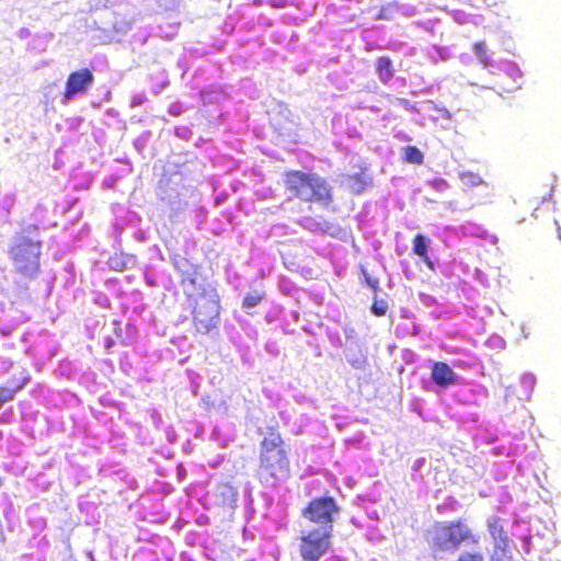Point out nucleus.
Segmentation results:
<instances>
[{
  "label": "nucleus",
  "mask_w": 561,
  "mask_h": 561,
  "mask_svg": "<svg viewBox=\"0 0 561 561\" xmlns=\"http://www.w3.org/2000/svg\"><path fill=\"white\" fill-rule=\"evenodd\" d=\"M477 534L465 518L435 522L428 530V545L434 558L455 552L461 546L477 547L480 543Z\"/></svg>",
  "instance_id": "nucleus-1"
},
{
  "label": "nucleus",
  "mask_w": 561,
  "mask_h": 561,
  "mask_svg": "<svg viewBox=\"0 0 561 561\" xmlns=\"http://www.w3.org/2000/svg\"><path fill=\"white\" fill-rule=\"evenodd\" d=\"M286 444L277 426H270L260 443L257 474L265 483H276L289 476Z\"/></svg>",
  "instance_id": "nucleus-2"
},
{
  "label": "nucleus",
  "mask_w": 561,
  "mask_h": 561,
  "mask_svg": "<svg viewBox=\"0 0 561 561\" xmlns=\"http://www.w3.org/2000/svg\"><path fill=\"white\" fill-rule=\"evenodd\" d=\"M284 187L301 202L329 205L333 201L332 187L324 178L314 172L286 171Z\"/></svg>",
  "instance_id": "nucleus-3"
},
{
  "label": "nucleus",
  "mask_w": 561,
  "mask_h": 561,
  "mask_svg": "<svg viewBox=\"0 0 561 561\" xmlns=\"http://www.w3.org/2000/svg\"><path fill=\"white\" fill-rule=\"evenodd\" d=\"M42 242L26 236H20L10 249V255L18 273L33 278L39 272Z\"/></svg>",
  "instance_id": "nucleus-4"
},
{
  "label": "nucleus",
  "mask_w": 561,
  "mask_h": 561,
  "mask_svg": "<svg viewBox=\"0 0 561 561\" xmlns=\"http://www.w3.org/2000/svg\"><path fill=\"white\" fill-rule=\"evenodd\" d=\"M340 512L336 501L332 496L312 499L301 510V516L309 523L316 524V528L333 531L334 516Z\"/></svg>",
  "instance_id": "nucleus-5"
},
{
  "label": "nucleus",
  "mask_w": 561,
  "mask_h": 561,
  "mask_svg": "<svg viewBox=\"0 0 561 561\" xmlns=\"http://www.w3.org/2000/svg\"><path fill=\"white\" fill-rule=\"evenodd\" d=\"M333 531L311 528L299 536V553L304 561H318L331 547Z\"/></svg>",
  "instance_id": "nucleus-6"
},
{
  "label": "nucleus",
  "mask_w": 561,
  "mask_h": 561,
  "mask_svg": "<svg viewBox=\"0 0 561 561\" xmlns=\"http://www.w3.org/2000/svg\"><path fill=\"white\" fill-rule=\"evenodd\" d=\"M194 302L192 311L193 327L197 333L207 334L217 325L220 309L219 299L215 293L213 295H202Z\"/></svg>",
  "instance_id": "nucleus-7"
},
{
  "label": "nucleus",
  "mask_w": 561,
  "mask_h": 561,
  "mask_svg": "<svg viewBox=\"0 0 561 561\" xmlns=\"http://www.w3.org/2000/svg\"><path fill=\"white\" fill-rule=\"evenodd\" d=\"M93 82L94 76L89 68H80L70 72L62 93L65 100L69 101L78 94H84Z\"/></svg>",
  "instance_id": "nucleus-8"
},
{
  "label": "nucleus",
  "mask_w": 561,
  "mask_h": 561,
  "mask_svg": "<svg viewBox=\"0 0 561 561\" xmlns=\"http://www.w3.org/2000/svg\"><path fill=\"white\" fill-rule=\"evenodd\" d=\"M346 188L353 194H360L371 185V178L366 167L359 165L358 171L342 175Z\"/></svg>",
  "instance_id": "nucleus-9"
},
{
  "label": "nucleus",
  "mask_w": 561,
  "mask_h": 561,
  "mask_svg": "<svg viewBox=\"0 0 561 561\" xmlns=\"http://www.w3.org/2000/svg\"><path fill=\"white\" fill-rule=\"evenodd\" d=\"M433 382L440 388H448L457 382V376L445 362H434L431 369Z\"/></svg>",
  "instance_id": "nucleus-10"
},
{
  "label": "nucleus",
  "mask_w": 561,
  "mask_h": 561,
  "mask_svg": "<svg viewBox=\"0 0 561 561\" xmlns=\"http://www.w3.org/2000/svg\"><path fill=\"white\" fill-rule=\"evenodd\" d=\"M181 286L188 299L197 300L202 295H213L214 290H207L201 283L196 273H187L181 277Z\"/></svg>",
  "instance_id": "nucleus-11"
},
{
  "label": "nucleus",
  "mask_w": 561,
  "mask_h": 561,
  "mask_svg": "<svg viewBox=\"0 0 561 561\" xmlns=\"http://www.w3.org/2000/svg\"><path fill=\"white\" fill-rule=\"evenodd\" d=\"M430 243L431 240L426 236L417 233L412 240V252L414 255L419 256L430 270L433 271L435 266L428 255Z\"/></svg>",
  "instance_id": "nucleus-12"
},
{
  "label": "nucleus",
  "mask_w": 561,
  "mask_h": 561,
  "mask_svg": "<svg viewBox=\"0 0 561 561\" xmlns=\"http://www.w3.org/2000/svg\"><path fill=\"white\" fill-rule=\"evenodd\" d=\"M375 70L377 72L379 80L382 83H388L394 75V69H393L391 58L388 56L378 57L375 60Z\"/></svg>",
  "instance_id": "nucleus-13"
},
{
  "label": "nucleus",
  "mask_w": 561,
  "mask_h": 561,
  "mask_svg": "<svg viewBox=\"0 0 561 561\" xmlns=\"http://www.w3.org/2000/svg\"><path fill=\"white\" fill-rule=\"evenodd\" d=\"M488 530L494 539L499 540L497 545L508 546L510 539L500 518H492L491 520H489Z\"/></svg>",
  "instance_id": "nucleus-14"
},
{
  "label": "nucleus",
  "mask_w": 561,
  "mask_h": 561,
  "mask_svg": "<svg viewBox=\"0 0 561 561\" xmlns=\"http://www.w3.org/2000/svg\"><path fill=\"white\" fill-rule=\"evenodd\" d=\"M403 160L409 163L422 164L424 154L417 147L407 146L403 148Z\"/></svg>",
  "instance_id": "nucleus-15"
},
{
  "label": "nucleus",
  "mask_w": 561,
  "mask_h": 561,
  "mask_svg": "<svg viewBox=\"0 0 561 561\" xmlns=\"http://www.w3.org/2000/svg\"><path fill=\"white\" fill-rule=\"evenodd\" d=\"M489 561H514L513 556L508 552L507 546L495 545Z\"/></svg>",
  "instance_id": "nucleus-16"
},
{
  "label": "nucleus",
  "mask_w": 561,
  "mask_h": 561,
  "mask_svg": "<svg viewBox=\"0 0 561 561\" xmlns=\"http://www.w3.org/2000/svg\"><path fill=\"white\" fill-rule=\"evenodd\" d=\"M265 294L263 291H254L247 294L242 300V307L245 309L256 307L264 299Z\"/></svg>",
  "instance_id": "nucleus-17"
},
{
  "label": "nucleus",
  "mask_w": 561,
  "mask_h": 561,
  "mask_svg": "<svg viewBox=\"0 0 561 561\" xmlns=\"http://www.w3.org/2000/svg\"><path fill=\"white\" fill-rule=\"evenodd\" d=\"M473 51L476 56L479 58V60L484 65L489 66L491 65V58L488 55L486 51V45L484 42H478L473 45Z\"/></svg>",
  "instance_id": "nucleus-18"
},
{
  "label": "nucleus",
  "mask_w": 561,
  "mask_h": 561,
  "mask_svg": "<svg viewBox=\"0 0 561 561\" xmlns=\"http://www.w3.org/2000/svg\"><path fill=\"white\" fill-rule=\"evenodd\" d=\"M371 312L377 317L386 316L388 311V304L383 299H374L371 307Z\"/></svg>",
  "instance_id": "nucleus-19"
},
{
  "label": "nucleus",
  "mask_w": 561,
  "mask_h": 561,
  "mask_svg": "<svg viewBox=\"0 0 561 561\" xmlns=\"http://www.w3.org/2000/svg\"><path fill=\"white\" fill-rule=\"evenodd\" d=\"M456 561H485L484 556L480 551H463L461 552Z\"/></svg>",
  "instance_id": "nucleus-20"
},
{
  "label": "nucleus",
  "mask_w": 561,
  "mask_h": 561,
  "mask_svg": "<svg viewBox=\"0 0 561 561\" xmlns=\"http://www.w3.org/2000/svg\"><path fill=\"white\" fill-rule=\"evenodd\" d=\"M366 284L374 290L377 291L379 289V280L378 278L370 277L368 275H365Z\"/></svg>",
  "instance_id": "nucleus-21"
},
{
  "label": "nucleus",
  "mask_w": 561,
  "mask_h": 561,
  "mask_svg": "<svg viewBox=\"0 0 561 561\" xmlns=\"http://www.w3.org/2000/svg\"><path fill=\"white\" fill-rule=\"evenodd\" d=\"M507 72L512 73V76H514V79H522V72L519 71V69L511 64L507 66Z\"/></svg>",
  "instance_id": "nucleus-22"
},
{
  "label": "nucleus",
  "mask_w": 561,
  "mask_h": 561,
  "mask_svg": "<svg viewBox=\"0 0 561 561\" xmlns=\"http://www.w3.org/2000/svg\"><path fill=\"white\" fill-rule=\"evenodd\" d=\"M114 345V340L112 337H107L105 341V347L111 348Z\"/></svg>",
  "instance_id": "nucleus-23"
},
{
  "label": "nucleus",
  "mask_w": 561,
  "mask_h": 561,
  "mask_svg": "<svg viewBox=\"0 0 561 561\" xmlns=\"http://www.w3.org/2000/svg\"><path fill=\"white\" fill-rule=\"evenodd\" d=\"M383 11H385L383 9L380 11V13L377 16L378 19H386L387 18V15H386V13Z\"/></svg>",
  "instance_id": "nucleus-24"
},
{
  "label": "nucleus",
  "mask_w": 561,
  "mask_h": 561,
  "mask_svg": "<svg viewBox=\"0 0 561 561\" xmlns=\"http://www.w3.org/2000/svg\"><path fill=\"white\" fill-rule=\"evenodd\" d=\"M558 237H559V239H561V229H560V227H558Z\"/></svg>",
  "instance_id": "nucleus-25"
}]
</instances>
